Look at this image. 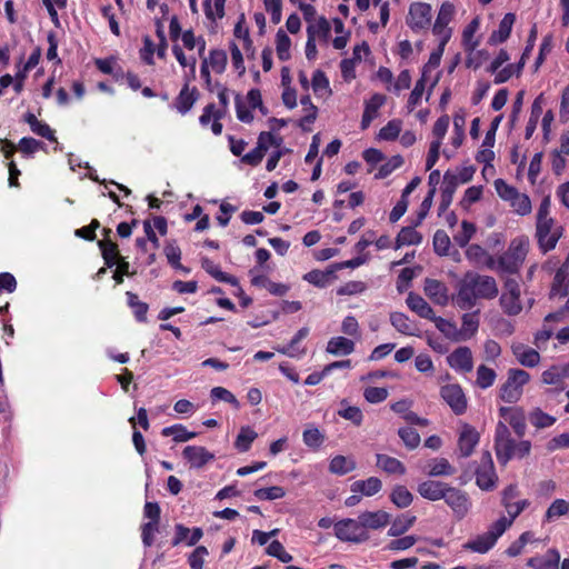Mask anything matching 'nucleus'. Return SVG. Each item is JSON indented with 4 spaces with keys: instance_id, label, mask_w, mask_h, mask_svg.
Here are the masks:
<instances>
[{
    "instance_id": "37998d69",
    "label": "nucleus",
    "mask_w": 569,
    "mask_h": 569,
    "mask_svg": "<svg viewBox=\"0 0 569 569\" xmlns=\"http://www.w3.org/2000/svg\"><path fill=\"white\" fill-rule=\"evenodd\" d=\"M475 232L476 226L472 222L463 220L461 222V231L453 236V240L460 248H465L468 246Z\"/></svg>"
},
{
    "instance_id": "2f4dec72",
    "label": "nucleus",
    "mask_w": 569,
    "mask_h": 569,
    "mask_svg": "<svg viewBox=\"0 0 569 569\" xmlns=\"http://www.w3.org/2000/svg\"><path fill=\"white\" fill-rule=\"evenodd\" d=\"M381 480L377 477H370L367 480H359L352 483L351 490L353 492L360 491L365 496H373L381 490Z\"/></svg>"
},
{
    "instance_id": "864d4df0",
    "label": "nucleus",
    "mask_w": 569,
    "mask_h": 569,
    "mask_svg": "<svg viewBox=\"0 0 569 569\" xmlns=\"http://www.w3.org/2000/svg\"><path fill=\"white\" fill-rule=\"evenodd\" d=\"M266 152L267 148L262 146V142H257V147L242 156L241 161L246 164L257 167L262 161Z\"/></svg>"
},
{
    "instance_id": "6e6552de",
    "label": "nucleus",
    "mask_w": 569,
    "mask_h": 569,
    "mask_svg": "<svg viewBox=\"0 0 569 569\" xmlns=\"http://www.w3.org/2000/svg\"><path fill=\"white\" fill-rule=\"evenodd\" d=\"M497 480L498 477L495 471L491 453L485 451L476 470V483L480 489L490 491L496 487Z\"/></svg>"
},
{
    "instance_id": "8fccbe9b",
    "label": "nucleus",
    "mask_w": 569,
    "mask_h": 569,
    "mask_svg": "<svg viewBox=\"0 0 569 569\" xmlns=\"http://www.w3.org/2000/svg\"><path fill=\"white\" fill-rule=\"evenodd\" d=\"M510 206L513 208L515 212L520 216H526L531 212V201L530 198L525 193H517L513 199L510 201Z\"/></svg>"
},
{
    "instance_id": "473e14b6",
    "label": "nucleus",
    "mask_w": 569,
    "mask_h": 569,
    "mask_svg": "<svg viewBox=\"0 0 569 569\" xmlns=\"http://www.w3.org/2000/svg\"><path fill=\"white\" fill-rule=\"evenodd\" d=\"M355 343L346 337H333L329 340L327 351L337 355L339 352L348 356L353 352Z\"/></svg>"
},
{
    "instance_id": "e433bc0d",
    "label": "nucleus",
    "mask_w": 569,
    "mask_h": 569,
    "mask_svg": "<svg viewBox=\"0 0 569 569\" xmlns=\"http://www.w3.org/2000/svg\"><path fill=\"white\" fill-rule=\"evenodd\" d=\"M290 47L291 40L289 36L282 29H279L276 34V51L280 61L290 59Z\"/></svg>"
},
{
    "instance_id": "4d7b16f0",
    "label": "nucleus",
    "mask_w": 569,
    "mask_h": 569,
    "mask_svg": "<svg viewBox=\"0 0 569 569\" xmlns=\"http://www.w3.org/2000/svg\"><path fill=\"white\" fill-rule=\"evenodd\" d=\"M229 50L231 53V63L236 71H238V74L241 77L246 72V67L243 62V57L240 48L234 41H231L229 43Z\"/></svg>"
},
{
    "instance_id": "58836bf2",
    "label": "nucleus",
    "mask_w": 569,
    "mask_h": 569,
    "mask_svg": "<svg viewBox=\"0 0 569 569\" xmlns=\"http://www.w3.org/2000/svg\"><path fill=\"white\" fill-rule=\"evenodd\" d=\"M427 81V67L422 68L421 78L416 82L413 90L408 98V109L411 111L420 102Z\"/></svg>"
},
{
    "instance_id": "603ef678",
    "label": "nucleus",
    "mask_w": 569,
    "mask_h": 569,
    "mask_svg": "<svg viewBox=\"0 0 569 569\" xmlns=\"http://www.w3.org/2000/svg\"><path fill=\"white\" fill-rule=\"evenodd\" d=\"M478 29H479V19L478 18L472 19L469 22V24L465 28V30L462 32V40H463V43H465V47L467 50L472 51L479 44L478 41L471 42V39L473 38V36Z\"/></svg>"
},
{
    "instance_id": "423d86ee",
    "label": "nucleus",
    "mask_w": 569,
    "mask_h": 569,
    "mask_svg": "<svg viewBox=\"0 0 569 569\" xmlns=\"http://www.w3.org/2000/svg\"><path fill=\"white\" fill-rule=\"evenodd\" d=\"M432 8L426 2H412L409 7V12L406 19L408 27L413 32L428 30L431 26Z\"/></svg>"
},
{
    "instance_id": "393cba45",
    "label": "nucleus",
    "mask_w": 569,
    "mask_h": 569,
    "mask_svg": "<svg viewBox=\"0 0 569 569\" xmlns=\"http://www.w3.org/2000/svg\"><path fill=\"white\" fill-rule=\"evenodd\" d=\"M98 247L101 251L104 264L108 268L114 267L121 259H124L119 253L118 244L110 239H102L98 241Z\"/></svg>"
},
{
    "instance_id": "f8f14e48",
    "label": "nucleus",
    "mask_w": 569,
    "mask_h": 569,
    "mask_svg": "<svg viewBox=\"0 0 569 569\" xmlns=\"http://www.w3.org/2000/svg\"><path fill=\"white\" fill-rule=\"evenodd\" d=\"M406 302L409 309L416 312L419 317L435 321L438 327L439 322H443L442 318L436 317L433 309L421 296L415 292H409Z\"/></svg>"
},
{
    "instance_id": "72a5a7b5",
    "label": "nucleus",
    "mask_w": 569,
    "mask_h": 569,
    "mask_svg": "<svg viewBox=\"0 0 569 569\" xmlns=\"http://www.w3.org/2000/svg\"><path fill=\"white\" fill-rule=\"evenodd\" d=\"M502 311L508 316H517L522 310L520 296L502 293L499 299Z\"/></svg>"
},
{
    "instance_id": "412c9836",
    "label": "nucleus",
    "mask_w": 569,
    "mask_h": 569,
    "mask_svg": "<svg viewBox=\"0 0 569 569\" xmlns=\"http://www.w3.org/2000/svg\"><path fill=\"white\" fill-rule=\"evenodd\" d=\"M23 122L28 123L30 130L41 137L47 139L50 142H57V137L54 134V130L50 128V126L43 121L38 120L34 113L28 111L23 114Z\"/></svg>"
},
{
    "instance_id": "13d9d810",
    "label": "nucleus",
    "mask_w": 569,
    "mask_h": 569,
    "mask_svg": "<svg viewBox=\"0 0 569 569\" xmlns=\"http://www.w3.org/2000/svg\"><path fill=\"white\" fill-rule=\"evenodd\" d=\"M398 435L408 449H415L420 443V436L413 428H400Z\"/></svg>"
},
{
    "instance_id": "f3484780",
    "label": "nucleus",
    "mask_w": 569,
    "mask_h": 569,
    "mask_svg": "<svg viewBox=\"0 0 569 569\" xmlns=\"http://www.w3.org/2000/svg\"><path fill=\"white\" fill-rule=\"evenodd\" d=\"M423 290L433 303L439 306H446L448 303V289L443 282L427 278L425 280Z\"/></svg>"
},
{
    "instance_id": "7c9ffc66",
    "label": "nucleus",
    "mask_w": 569,
    "mask_h": 569,
    "mask_svg": "<svg viewBox=\"0 0 569 569\" xmlns=\"http://www.w3.org/2000/svg\"><path fill=\"white\" fill-rule=\"evenodd\" d=\"M356 466L353 459L338 455L331 459L329 471L335 475L343 476L355 470Z\"/></svg>"
},
{
    "instance_id": "0eeeda50",
    "label": "nucleus",
    "mask_w": 569,
    "mask_h": 569,
    "mask_svg": "<svg viewBox=\"0 0 569 569\" xmlns=\"http://www.w3.org/2000/svg\"><path fill=\"white\" fill-rule=\"evenodd\" d=\"M495 450L498 461L502 465L515 457V440L502 421H499L496 427Z\"/></svg>"
},
{
    "instance_id": "39448f33",
    "label": "nucleus",
    "mask_w": 569,
    "mask_h": 569,
    "mask_svg": "<svg viewBox=\"0 0 569 569\" xmlns=\"http://www.w3.org/2000/svg\"><path fill=\"white\" fill-rule=\"evenodd\" d=\"M335 535L341 541L361 543L369 539V533L362 528L361 520L342 519L335 523Z\"/></svg>"
},
{
    "instance_id": "c9c22d12",
    "label": "nucleus",
    "mask_w": 569,
    "mask_h": 569,
    "mask_svg": "<svg viewBox=\"0 0 569 569\" xmlns=\"http://www.w3.org/2000/svg\"><path fill=\"white\" fill-rule=\"evenodd\" d=\"M496 541L493 540V535L485 532L480 536H478L476 539L468 541L465 545V548L470 549L476 552L485 553L490 548L493 547Z\"/></svg>"
},
{
    "instance_id": "5fc2aeb1",
    "label": "nucleus",
    "mask_w": 569,
    "mask_h": 569,
    "mask_svg": "<svg viewBox=\"0 0 569 569\" xmlns=\"http://www.w3.org/2000/svg\"><path fill=\"white\" fill-rule=\"evenodd\" d=\"M346 400L341 401L342 408L338 411V415L347 420H350L356 426H360L362 422V412L358 407L346 406Z\"/></svg>"
},
{
    "instance_id": "6e6d98bb",
    "label": "nucleus",
    "mask_w": 569,
    "mask_h": 569,
    "mask_svg": "<svg viewBox=\"0 0 569 569\" xmlns=\"http://www.w3.org/2000/svg\"><path fill=\"white\" fill-rule=\"evenodd\" d=\"M567 280V271L565 267L559 268L553 277V282L551 287V293H560L561 297H566L568 295V289L565 286Z\"/></svg>"
},
{
    "instance_id": "a878e982",
    "label": "nucleus",
    "mask_w": 569,
    "mask_h": 569,
    "mask_svg": "<svg viewBox=\"0 0 569 569\" xmlns=\"http://www.w3.org/2000/svg\"><path fill=\"white\" fill-rule=\"evenodd\" d=\"M416 227L413 224L401 228L395 241L396 250L403 246H418L422 242V234L415 229Z\"/></svg>"
},
{
    "instance_id": "cd10ccee",
    "label": "nucleus",
    "mask_w": 569,
    "mask_h": 569,
    "mask_svg": "<svg viewBox=\"0 0 569 569\" xmlns=\"http://www.w3.org/2000/svg\"><path fill=\"white\" fill-rule=\"evenodd\" d=\"M417 517L415 515L405 513L397 517L391 527L388 530V536L390 537H400L405 532H407L416 522Z\"/></svg>"
},
{
    "instance_id": "49530a36",
    "label": "nucleus",
    "mask_w": 569,
    "mask_h": 569,
    "mask_svg": "<svg viewBox=\"0 0 569 569\" xmlns=\"http://www.w3.org/2000/svg\"><path fill=\"white\" fill-rule=\"evenodd\" d=\"M403 164L400 154L392 156L386 163L381 164L376 173V179H385Z\"/></svg>"
},
{
    "instance_id": "0e129e2a",
    "label": "nucleus",
    "mask_w": 569,
    "mask_h": 569,
    "mask_svg": "<svg viewBox=\"0 0 569 569\" xmlns=\"http://www.w3.org/2000/svg\"><path fill=\"white\" fill-rule=\"evenodd\" d=\"M44 143L31 137H23L20 139L18 148L24 154H33L39 149H42Z\"/></svg>"
},
{
    "instance_id": "774afa93",
    "label": "nucleus",
    "mask_w": 569,
    "mask_h": 569,
    "mask_svg": "<svg viewBox=\"0 0 569 569\" xmlns=\"http://www.w3.org/2000/svg\"><path fill=\"white\" fill-rule=\"evenodd\" d=\"M478 327H479V318H478L477 311L470 312V313H465L462 316L461 330L463 331L465 335H468V336L473 335L478 330Z\"/></svg>"
},
{
    "instance_id": "f03ea898",
    "label": "nucleus",
    "mask_w": 569,
    "mask_h": 569,
    "mask_svg": "<svg viewBox=\"0 0 569 569\" xmlns=\"http://www.w3.org/2000/svg\"><path fill=\"white\" fill-rule=\"evenodd\" d=\"M529 251V240L518 237L510 241L508 249L498 257L497 271L516 274L519 273Z\"/></svg>"
},
{
    "instance_id": "c756f323",
    "label": "nucleus",
    "mask_w": 569,
    "mask_h": 569,
    "mask_svg": "<svg viewBox=\"0 0 569 569\" xmlns=\"http://www.w3.org/2000/svg\"><path fill=\"white\" fill-rule=\"evenodd\" d=\"M377 466L388 473H406V467L403 463L400 460L387 455H377Z\"/></svg>"
},
{
    "instance_id": "b1692460",
    "label": "nucleus",
    "mask_w": 569,
    "mask_h": 569,
    "mask_svg": "<svg viewBox=\"0 0 569 569\" xmlns=\"http://www.w3.org/2000/svg\"><path fill=\"white\" fill-rule=\"evenodd\" d=\"M182 455L194 468H201L214 458L206 448L198 446L186 447Z\"/></svg>"
},
{
    "instance_id": "f704fd0d",
    "label": "nucleus",
    "mask_w": 569,
    "mask_h": 569,
    "mask_svg": "<svg viewBox=\"0 0 569 569\" xmlns=\"http://www.w3.org/2000/svg\"><path fill=\"white\" fill-rule=\"evenodd\" d=\"M208 68H211L216 73H223L227 67L228 57L227 52L222 49H212L209 52Z\"/></svg>"
},
{
    "instance_id": "79ce46f5",
    "label": "nucleus",
    "mask_w": 569,
    "mask_h": 569,
    "mask_svg": "<svg viewBox=\"0 0 569 569\" xmlns=\"http://www.w3.org/2000/svg\"><path fill=\"white\" fill-rule=\"evenodd\" d=\"M450 238L443 230H437L433 234L432 244L435 252L440 256L445 257L448 256L449 249H450Z\"/></svg>"
},
{
    "instance_id": "c03bdc74",
    "label": "nucleus",
    "mask_w": 569,
    "mask_h": 569,
    "mask_svg": "<svg viewBox=\"0 0 569 569\" xmlns=\"http://www.w3.org/2000/svg\"><path fill=\"white\" fill-rule=\"evenodd\" d=\"M401 131V121L398 119L390 120L386 126H383L378 133L379 139L386 141L396 140Z\"/></svg>"
},
{
    "instance_id": "7ed1b4c3",
    "label": "nucleus",
    "mask_w": 569,
    "mask_h": 569,
    "mask_svg": "<svg viewBox=\"0 0 569 569\" xmlns=\"http://www.w3.org/2000/svg\"><path fill=\"white\" fill-rule=\"evenodd\" d=\"M530 376L522 369H509L508 378L500 387V398L508 403L517 402L523 392V386L528 383Z\"/></svg>"
},
{
    "instance_id": "f257e3e1",
    "label": "nucleus",
    "mask_w": 569,
    "mask_h": 569,
    "mask_svg": "<svg viewBox=\"0 0 569 569\" xmlns=\"http://www.w3.org/2000/svg\"><path fill=\"white\" fill-rule=\"evenodd\" d=\"M497 295L498 287L493 277L468 271L459 283L456 302L460 309L470 310L477 299H493Z\"/></svg>"
},
{
    "instance_id": "de8ad7c7",
    "label": "nucleus",
    "mask_w": 569,
    "mask_h": 569,
    "mask_svg": "<svg viewBox=\"0 0 569 569\" xmlns=\"http://www.w3.org/2000/svg\"><path fill=\"white\" fill-rule=\"evenodd\" d=\"M529 420L535 427H537L539 429L550 427L556 422L555 417H552L548 413H545L539 408H536L535 410H532L530 412Z\"/></svg>"
},
{
    "instance_id": "ddd939ff",
    "label": "nucleus",
    "mask_w": 569,
    "mask_h": 569,
    "mask_svg": "<svg viewBox=\"0 0 569 569\" xmlns=\"http://www.w3.org/2000/svg\"><path fill=\"white\" fill-rule=\"evenodd\" d=\"M480 439L479 432L470 425H463L462 430L458 439V449L460 457L467 458L471 456L475 447L478 445Z\"/></svg>"
},
{
    "instance_id": "9b49d317",
    "label": "nucleus",
    "mask_w": 569,
    "mask_h": 569,
    "mask_svg": "<svg viewBox=\"0 0 569 569\" xmlns=\"http://www.w3.org/2000/svg\"><path fill=\"white\" fill-rule=\"evenodd\" d=\"M459 178L457 174L452 173L450 170H447L443 174V183L441 187V199L438 208V214L441 216L445 213L450 207L453 194L458 188Z\"/></svg>"
},
{
    "instance_id": "3c124183",
    "label": "nucleus",
    "mask_w": 569,
    "mask_h": 569,
    "mask_svg": "<svg viewBox=\"0 0 569 569\" xmlns=\"http://www.w3.org/2000/svg\"><path fill=\"white\" fill-rule=\"evenodd\" d=\"M303 442L306 446L318 449L325 441V435L318 428L310 427L303 431Z\"/></svg>"
},
{
    "instance_id": "aec40b11",
    "label": "nucleus",
    "mask_w": 569,
    "mask_h": 569,
    "mask_svg": "<svg viewBox=\"0 0 569 569\" xmlns=\"http://www.w3.org/2000/svg\"><path fill=\"white\" fill-rule=\"evenodd\" d=\"M386 96L381 93H375L371 98L366 102L365 110L362 113L360 127L362 130H366L371 124L372 120L377 117L378 110L385 104Z\"/></svg>"
},
{
    "instance_id": "69168bd1",
    "label": "nucleus",
    "mask_w": 569,
    "mask_h": 569,
    "mask_svg": "<svg viewBox=\"0 0 569 569\" xmlns=\"http://www.w3.org/2000/svg\"><path fill=\"white\" fill-rule=\"evenodd\" d=\"M495 189L498 196L505 201H510L518 193V190L508 184L503 179H497L495 181Z\"/></svg>"
},
{
    "instance_id": "a211bd4d",
    "label": "nucleus",
    "mask_w": 569,
    "mask_h": 569,
    "mask_svg": "<svg viewBox=\"0 0 569 569\" xmlns=\"http://www.w3.org/2000/svg\"><path fill=\"white\" fill-rule=\"evenodd\" d=\"M359 519L361 520L362 528L368 531V529L378 530L386 527L390 523L391 516L383 510L365 511L359 515Z\"/></svg>"
},
{
    "instance_id": "20e7f679",
    "label": "nucleus",
    "mask_w": 569,
    "mask_h": 569,
    "mask_svg": "<svg viewBox=\"0 0 569 569\" xmlns=\"http://www.w3.org/2000/svg\"><path fill=\"white\" fill-rule=\"evenodd\" d=\"M563 227L556 224L555 220L536 222V239L542 253L553 250L563 234Z\"/></svg>"
},
{
    "instance_id": "dca6fc26",
    "label": "nucleus",
    "mask_w": 569,
    "mask_h": 569,
    "mask_svg": "<svg viewBox=\"0 0 569 569\" xmlns=\"http://www.w3.org/2000/svg\"><path fill=\"white\" fill-rule=\"evenodd\" d=\"M201 267L202 269L209 273L211 277H213L219 282L229 283L232 287H237L239 290V293L242 295L243 290L240 287L239 280L231 274H228L223 271H221L219 264L214 263L211 259L204 257L201 259Z\"/></svg>"
},
{
    "instance_id": "4be33fe9",
    "label": "nucleus",
    "mask_w": 569,
    "mask_h": 569,
    "mask_svg": "<svg viewBox=\"0 0 569 569\" xmlns=\"http://www.w3.org/2000/svg\"><path fill=\"white\" fill-rule=\"evenodd\" d=\"M448 483L436 480H426L419 483L417 490L419 495L430 501L442 499Z\"/></svg>"
},
{
    "instance_id": "052dcab7",
    "label": "nucleus",
    "mask_w": 569,
    "mask_h": 569,
    "mask_svg": "<svg viewBox=\"0 0 569 569\" xmlns=\"http://www.w3.org/2000/svg\"><path fill=\"white\" fill-rule=\"evenodd\" d=\"M286 491L282 487L273 486L269 488H260L254 491V496L261 500H274L282 498Z\"/></svg>"
},
{
    "instance_id": "338daca9",
    "label": "nucleus",
    "mask_w": 569,
    "mask_h": 569,
    "mask_svg": "<svg viewBox=\"0 0 569 569\" xmlns=\"http://www.w3.org/2000/svg\"><path fill=\"white\" fill-rule=\"evenodd\" d=\"M267 553L278 558L281 562L288 563L292 560V556L288 553L282 543L278 540H273L267 548Z\"/></svg>"
},
{
    "instance_id": "9d476101",
    "label": "nucleus",
    "mask_w": 569,
    "mask_h": 569,
    "mask_svg": "<svg viewBox=\"0 0 569 569\" xmlns=\"http://www.w3.org/2000/svg\"><path fill=\"white\" fill-rule=\"evenodd\" d=\"M440 393L456 415H462L466 411L467 399L459 385L443 386Z\"/></svg>"
},
{
    "instance_id": "09e8293b",
    "label": "nucleus",
    "mask_w": 569,
    "mask_h": 569,
    "mask_svg": "<svg viewBox=\"0 0 569 569\" xmlns=\"http://www.w3.org/2000/svg\"><path fill=\"white\" fill-rule=\"evenodd\" d=\"M456 472V469L450 465L446 458L435 459L429 470V476H451Z\"/></svg>"
},
{
    "instance_id": "5701e85b",
    "label": "nucleus",
    "mask_w": 569,
    "mask_h": 569,
    "mask_svg": "<svg viewBox=\"0 0 569 569\" xmlns=\"http://www.w3.org/2000/svg\"><path fill=\"white\" fill-rule=\"evenodd\" d=\"M541 378L543 383L562 389L563 380L569 378V362L550 367L542 372Z\"/></svg>"
},
{
    "instance_id": "c85d7f7f",
    "label": "nucleus",
    "mask_w": 569,
    "mask_h": 569,
    "mask_svg": "<svg viewBox=\"0 0 569 569\" xmlns=\"http://www.w3.org/2000/svg\"><path fill=\"white\" fill-rule=\"evenodd\" d=\"M127 303L133 312V316L138 322L147 321V313L149 310L148 303L140 301L137 293L127 291Z\"/></svg>"
},
{
    "instance_id": "2eb2a0df",
    "label": "nucleus",
    "mask_w": 569,
    "mask_h": 569,
    "mask_svg": "<svg viewBox=\"0 0 569 569\" xmlns=\"http://www.w3.org/2000/svg\"><path fill=\"white\" fill-rule=\"evenodd\" d=\"M338 264H331L327 270L313 269L303 276V280L318 288H326L331 284L336 279V272L339 270Z\"/></svg>"
},
{
    "instance_id": "a18cd8bd",
    "label": "nucleus",
    "mask_w": 569,
    "mask_h": 569,
    "mask_svg": "<svg viewBox=\"0 0 569 569\" xmlns=\"http://www.w3.org/2000/svg\"><path fill=\"white\" fill-rule=\"evenodd\" d=\"M257 436V432L251 428L242 427L234 442L236 448L241 452L249 450L251 442Z\"/></svg>"
},
{
    "instance_id": "4c0bfd02",
    "label": "nucleus",
    "mask_w": 569,
    "mask_h": 569,
    "mask_svg": "<svg viewBox=\"0 0 569 569\" xmlns=\"http://www.w3.org/2000/svg\"><path fill=\"white\" fill-rule=\"evenodd\" d=\"M390 500L400 509L407 508L412 503V493L401 485L396 486L391 493Z\"/></svg>"
},
{
    "instance_id": "a19ab883",
    "label": "nucleus",
    "mask_w": 569,
    "mask_h": 569,
    "mask_svg": "<svg viewBox=\"0 0 569 569\" xmlns=\"http://www.w3.org/2000/svg\"><path fill=\"white\" fill-rule=\"evenodd\" d=\"M391 325L401 333L412 335L415 323L402 312H393L390 316Z\"/></svg>"
},
{
    "instance_id": "ea45409f",
    "label": "nucleus",
    "mask_w": 569,
    "mask_h": 569,
    "mask_svg": "<svg viewBox=\"0 0 569 569\" xmlns=\"http://www.w3.org/2000/svg\"><path fill=\"white\" fill-rule=\"evenodd\" d=\"M350 366H351L350 360L335 361V362L326 366L321 372H313V373L309 375L307 377L305 383L308 386L318 385L321 381L322 377L325 375H327L329 371H331L332 369L349 368Z\"/></svg>"
},
{
    "instance_id": "bf43d9fd",
    "label": "nucleus",
    "mask_w": 569,
    "mask_h": 569,
    "mask_svg": "<svg viewBox=\"0 0 569 569\" xmlns=\"http://www.w3.org/2000/svg\"><path fill=\"white\" fill-rule=\"evenodd\" d=\"M453 16H455V6L451 2L446 1L440 6L435 24L448 27L450 21L453 19Z\"/></svg>"
},
{
    "instance_id": "e2e57ef3",
    "label": "nucleus",
    "mask_w": 569,
    "mask_h": 569,
    "mask_svg": "<svg viewBox=\"0 0 569 569\" xmlns=\"http://www.w3.org/2000/svg\"><path fill=\"white\" fill-rule=\"evenodd\" d=\"M496 379V372L486 366H480L477 371V385L480 388H488L492 386Z\"/></svg>"
},
{
    "instance_id": "6ab92c4d",
    "label": "nucleus",
    "mask_w": 569,
    "mask_h": 569,
    "mask_svg": "<svg viewBox=\"0 0 569 569\" xmlns=\"http://www.w3.org/2000/svg\"><path fill=\"white\" fill-rule=\"evenodd\" d=\"M516 21V14L512 12H508L503 16L501 21L499 22L498 30L493 31L489 37L488 43L491 46H496L499 43H503L510 37L512 31V27Z\"/></svg>"
},
{
    "instance_id": "4468645a",
    "label": "nucleus",
    "mask_w": 569,
    "mask_h": 569,
    "mask_svg": "<svg viewBox=\"0 0 569 569\" xmlns=\"http://www.w3.org/2000/svg\"><path fill=\"white\" fill-rule=\"evenodd\" d=\"M199 97V90L196 87L190 88L187 82L174 99L173 106L179 113L186 114L192 109Z\"/></svg>"
},
{
    "instance_id": "680f3d73",
    "label": "nucleus",
    "mask_w": 569,
    "mask_h": 569,
    "mask_svg": "<svg viewBox=\"0 0 569 569\" xmlns=\"http://www.w3.org/2000/svg\"><path fill=\"white\" fill-rule=\"evenodd\" d=\"M569 510V503L563 499L555 500L546 512V518L548 521L553 520L557 517L563 516Z\"/></svg>"
},
{
    "instance_id": "bb28decb",
    "label": "nucleus",
    "mask_w": 569,
    "mask_h": 569,
    "mask_svg": "<svg viewBox=\"0 0 569 569\" xmlns=\"http://www.w3.org/2000/svg\"><path fill=\"white\" fill-rule=\"evenodd\" d=\"M559 561V552L556 549H550L542 557L530 558L527 565L535 569H557Z\"/></svg>"
},
{
    "instance_id": "1a4fd4ad",
    "label": "nucleus",
    "mask_w": 569,
    "mask_h": 569,
    "mask_svg": "<svg viewBox=\"0 0 569 569\" xmlns=\"http://www.w3.org/2000/svg\"><path fill=\"white\" fill-rule=\"evenodd\" d=\"M442 499L459 518L465 517L469 511L468 495L458 488L448 485Z\"/></svg>"
}]
</instances>
